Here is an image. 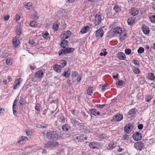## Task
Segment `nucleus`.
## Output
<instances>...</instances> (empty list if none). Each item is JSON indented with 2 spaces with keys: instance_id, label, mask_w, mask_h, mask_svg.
<instances>
[{
  "instance_id": "nucleus-39",
  "label": "nucleus",
  "mask_w": 155,
  "mask_h": 155,
  "mask_svg": "<svg viewBox=\"0 0 155 155\" xmlns=\"http://www.w3.org/2000/svg\"><path fill=\"white\" fill-rule=\"evenodd\" d=\"M35 13L31 15V17L35 19H38V13L36 12H35Z\"/></svg>"
},
{
  "instance_id": "nucleus-44",
  "label": "nucleus",
  "mask_w": 155,
  "mask_h": 155,
  "mask_svg": "<svg viewBox=\"0 0 155 155\" xmlns=\"http://www.w3.org/2000/svg\"><path fill=\"white\" fill-rule=\"evenodd\" d=\"M135 109H131L128 112V114L130 115H131L135 113Z\"/></svg>"
},
{
  "instance_id": "nucleus-64",
  "label": "nucleus",
  "mask_w": 155,
  "mask_h": 155,
  "mask_svg": "<svg viewBox=\"0 0 155 155\" xmlns=\"http://www.w3.org/2000/svg\"><path fill=\"white\" fill-rule=\"evenodd\" d=\"M9 18V16L8 15H7L5 16L4 17V19L5 21H7Z\"/></svg>"
},
{
  "instance_id": "nucleus-10",
  "label": "nucleus",
  "mask_w": 155,
  "mask_h": 155,
  "mask_svg": "<svg viewBox=\"0 0 155 155\" xmlns=\"http://www.w3.org/2000/svg\"><path fill=\"white\" fill-rule=\"evenodd\" d=\"M58 143L56 142L51 141L46 143L45 145L46 147H51L58 146Z\"/></svg>"
},
{
  "instance_id": "nucleus-15",
  "label": "nucleus",
  "mask_w": 155,
  "mask_h": 155,
  "mask_svg": "<svg viewBox=\"0 0 155 155\" xmlns=\"http://www.w3.org/2000/svg\"><path fill=\"white\" fill-rule=\"evenodd\" d=\"M127 34L126 32L123 31L120 35V39L121 41H123L126 38Z\"/></svg>"
},
{
  "instance_id": "nucleus-45",
  "label": "nucleus",
  "mask_w": 155,
  "mask_h": 155,
  "mask_svg": "<svg viewBox=\"0 0 155 155\" xmlns=\"http://www.w3.org/2000/svg\"><path fill=\"white\" fill-rule=\"evenodd\" d=\"M114 9L117 12H119L121 10L120 8L117 5H115L114 8Z\"/></svg>"
},
{
  "instance_id": "nucleus-31",
  "label": "nucleus",
  "mask_w": 155,
  "mask_h": 155,
  "mask_svg": "<svg viewBox=\"0 0 155 155\" xmlns=\"http://www.w3.org/2000/svg\"><path fill=\"white\" fill-rule=\"evenodd\" d=\"M99 137L100 140H103L108 138L109 137L107 134H102L99 136Z\"/></svg>"
},
{
  "instance_id": "nucleus-12",
  "label": "nucleus",
  "mask_w": 155,
  "mask_h": 155,
  "mask_svg": "<svg viewBox=\"0 0 155 155\" xmlns=\"http://www.w3.org/2000/svg\"><path fill=\"white\" fill-rule=\"evenodd\" d=\"M95 23L96 25L100 24L101 21V15L97 14L95 16Z\"/></svg>"
},
{
  "instance_id": "nucleus-9",
  "label": "nucleus",
  "mask_w": 155,
  "mask_h": 155,
  "mask_svg": "<svg viewBox=\"0 0 155 155\" xmlns=\"http://www.w3.org/2000/svg\"><path fill=\"white\" fill-rule=\"evenodd\" d=\"M22 81V78H18L15 82V84L14 85V89H16L20 87Z\"/></svg>"
},
{
  "instance_id": "nucleus-29",
  "label": "nucleus",
  "mask_w": 155,
  "mask_h": 155,
  "mask_svg": "<svg viewBox=\"0 0 155 155\" xmlns=\"http://www.w3.org/2000/svg\"><path fill=\"white\" fill-rule=\"evenodd\" d=\"M63 41L61 42V46L63 48H64L66 47L68 43V42L65 40H62Z\"/></svg>"
},
{
  "instance_id": "nucleus-38",
  "label": "nucleus",
  "mask_w": 155,
  "mask_h": 155,
  "mask_svg": "<svg viewBox=\"0 0 155 155\" xmlns=\"http://www.w3.org/2000/svg\"><path fill=\"white\" fill-rule=\"evenodd\" d=\"M59 54V55H61L65 54H66L65 49H62L59 51L58 52Z\"/></svg>"
},
{
  "instance_id": "nucleus-25",
  "label": "nucleus",
  "mask_w": 155,
  "mask_h": 155,
  "mask_svg": "<svg viewBox=\"0 0 155 155\" xmlns=\"http://www.w3.org/2000/svg\"><path fill=\"white\" fill-rule=\"evenodd\" d=\"M17 102L15 100L14 102L13 105V113L14 115L16 116V110L17 109V106L16 105Z\"/></svg>"
},
{
  "instance_id": "nucleus-59",
  "label": "nucleus",
  "mask_w": 155,
  "mask_h": 155,
  "mask_svg": "<svg viewBox=\"0 0 155 155\" xmlns=\"http://www.w3.org/2000/svg\"><path fill=\"white\" fill-rule=\"evenodd\" d=\"M71 113L74 116H76L77 117H78L77 113L78 112L77 111L75 110H71Z\"/></svg>"
},
{
  "instance_id": "nucleus-26",
  "label": "nucleus",
  "mask_w": 155,
  "mask_h": 155,
  "mask_svg": "<svg viewBox=\"0 0 155 155\" xmlns=\"http://www.w3.org/2000/svg\"><path fill=\"white\" fill-rule=\"evenodd\" d=\"M94 88L93 87H90L88 88V95L92 96L94 94L93 91H94Z\"/></svg>"
},
{
  "instance_id": "nucleus-8",
  "label": "nucleus",
  "mask_w": 155,
  "mask_h": 155,
  "mask_svg": "<svg viewBox=\"0 0 155 155\" xmlns=\"http://www.w3.org/2000/svg\"><path fill=\"white\" fill-rule=\"evenodd\" d=\"M117 143L114 141H112L110 142L107 147L108 150H110L113 149L117 145Z\"/></svg>"
},
{
  "instance_id": "nucleus-16",
  "label": "nucleus",
  "mask_w": 155,
  "mask_h": 155,
  "mask_svg": "<svg viewBox=\"0 0 155 155\" xmlns=\"http://www.w3.org/2000/svg\"><path fill=\"white\" fill-rule=\"evenodd\" d=\"M98 144H99V143L98 142H93L89 144V146L90 148L92 149H95L98 146Z\"/></svg>"
},
{
  "instance_id": "nucleus-22",
  "label": "nucleus",
  "mask_w": 155,
  "mask_h": 155,
  "mask_svg": "<svg viewBox=\"0 0 155 155\" xmlns=\"http://www.w3.org/2000/svg\"><path fill=\"white\" fill-rule=\"evenodd\" d=\"M117 56L119 58L120 60H124L126 58L125 54L122 52L119 53L117 54Z\"/></svg>"
},
{
  "instance_id": "nucleus-35",
  "label": "nucleus",
  "mask_w": 155,
  "mask_h": 155,
  "mask_svg": "<svg viewBox=\"0 0 155 155\" xmlns=\"http://www.w3.org/2000/svg\"><path fill=\"white\" fill-rule=\"evenodd\" d=\"M108 86V84L107 83L104 84L103 85H100V87L102 89V91H105L106 89L105 87Z\"/></svg>"
},
{
  "instance_id": "nucleus-42",
  "label": "nucleus",
  "mask_w": 155,
  "mask_h": 155,
  "mask_svg": "<svg viewBox=\"0 0 155 155\" xmlns=\"http://www.w3.org/2000/svg\"><path fill=\"white\" fill-rule=\"evenodd\" d=\"M67 64V62L64 60H63L61 62V68H64L65 66Z\"/></svg>"
},
{
  "instance_id": "nucleus-36",
  "label": "nucleus",
  "mask_w": 155,
  "mask_h": 155,
  "mask_svg": "<svg viewBox=\"0 0 155 155\" xmlns=\"http://www.w3.org/2000/svg\"><path fill=\"white\" fill-rule=\"evenodd\" d=\"M79 137H80L79 141H84V140H86L87 139V137L84 135H81L79 136Z\"/></svg>"
},
{
  "instance_id": "nucleus-32",
  "label": "nucleus",
  "mask_w": 155,
  "mask_h": 155,
  "mask_svg": "<svg viewBox=\"0 0 155 155\" xmlns=\"http://www.w3.org/2000/svg\"><path fill=\"white\" fill-rule=\"evenodd\" d=\"M135 21L134 19L132 18H130L127 20V23L129 25H131Z\"/></svg>"
},
{
  "instance_id": "nucleus-63",
  "label": "nucleus",
  "mask_w": 155,
  "mask_h": 155,
  "mask_svg": "<svg viewBox=\"0 0 155 155\" xmlns=\"http://www.w3.org/2000/svg\"><path fill=\"white\" fill-rule=\"evenodd\" d=\"M80 137L79 136H78L77 137H76V136H75V138H74V141L76 142H79L80 140Z\"/></svg>"
},
{
  "instance_id": "nucleus-48",
  "label": "nucleus",
  "mask_w": 155,
  "mask_h": 155,
  "mask_svg": "<svg viewBox=\"0 0 155 155\" xmlns=\"http://www.w3.org/2000/svg\"><path fill=\"white\" fill-rule=\"evenodd\" d=\"M150 19L152 23H155V16L152 15L150 17Z\"/></svg>"
},
{
  "instance_id": "nucleus-33",
  "label": "nucleus",
  "mask_w": 155,
  "mask_h": 155,
  "mask_svg": "<svg viewBox=\"0 0 155 155\" xmlns=\"http://www.w3.org/2000/svg\"><path fill=\"white\" fill-rule=\"evenodd\" d=\"M6 62L7 64L8 65H10L12 63V59L10 58H8L6 59Z\"/></svg>"
},
{
  "instance_id": "nucleus-21",
  "label": "nucleus",
  "mask_w": 155,
  "mask_h": 155,
  "mask_svg": "<svg viewBox=\"0 0 155 155\" xmlns=\"http://www.w3.org/2000/svg\"><path fill=\"white\" fill-rule=\"evenodd\" d=\"M61 66L58 65V64H55L54 67L53 68L54 70L56 72L60 73L61 71Z\"/></svg>"
},
{
  "instance_id": "nucleus-18",
  "label": "nucleus",
  "mask_w": 155,
  "mask_h": 155,
  "mask_svg": "<svg viewBox=\"0 0 155 155\" xmlns=\"http://www.w3.org/2000/svg\"><path fill=\"white\" fill-rule=\"evenodd\" d=\"M90 110L91 114L96 116L100 115V113L96 109H91Z\"/></svg>"
},
{
  "instance_id": "nucleus-51",
  "label": "nucleus",
  "mask_w": 155,
  "mask_h": 155,
  "mask_svg": "<svg viewBox=\"0 0 155 155\" xmlns=\"http://www.w3.org/2000/svg\"><path fill=\"white\" fill-rule=\"evenodd\" d=\"M151 99V97L150 95H147L145 97V100L147 102L150 101Z\"/></svg>"
},
{
  "instance_id": "nucleus-60",
  "label": "nucleus",
  "mask_w": 155,
  "mask_h": 155,
  "mask_svg": "<svg viewBox=\"0 0 155 155\" xmlns=\"http://www.w3.org/2000/svg\"><path fill=\"white\" fill-rule=\"evenodd\" d=\"M123 139L125 140H128L129 137L128 135H125L123 137Z\"/></svg>"
},
{
  "instance_id": "nucleus-5",
  "label": "nucleus",
  "mask_w": 155,
  "mask_h": 155,
  "mask_svg": "<svg viewBox=\"0 0 155 155\" xmlns=\"http://www.w3.org/2000/svg\"><path fill=\"white\" fill-rule=\"evenodd\" d=\"M104 34V31L102 29L99 28L96 32L95 34V36L96 38L99 39L100 38H101L103 37Z\"/></svg>"
},
{
  "instance_id": "nucleus-57",
  "label": "nucleus",
  "mask_w": 155,
  "mask_h": 155,
  "mask_svg": "<svg viewBox=\"0 0 155 155\" xmlns=\"http://www.w3.org/2000/svg\"><path fill=\"white\" fill-rule=\"evenodd\" d=\"M49 34L48 33L46 32L43 35V37L45 39H47L49 37Z\"/></svg>"
},
{
  "instance_id": "nucleus-62",
  "label": "nucleus",
  "mask_w": 155,
  "mask_h": 155,
  "mask_svg": "<svg viewBox=\"0 0 155 155\" xmlns=\"http://www.w3.org/2000/svg\"><path fill=\"white\" fill-rule=\"evenodd\" d=\"M72 77H76L78 74L75 71H73L71 72Z\"/></svg>"
},
{
  "instance_id": "nucleus-47",
  "label": "nucleus",
  "mask_w": 155,
  "mask_h": 155,
  "mask_svg": "<svg viewBox=\"0 0 155 155\" xmlns=\"http://www.w3.org/2000/svg\"><path fill=\"white\" fill-rule=\"evenodd\" d=\"M139 83L141 84H143L145 83V81L144 78H140L139 80Z\"/></svg>"
},
{
  "instance_id": "nucleus-40",
  "label": "nucleus",
  "mask_w": 155,
  "mask_h": 155,
  "mask_svg": "<svg viewBox=\"0 0 155 155\" xmlns=\"http://www.w3.org/2000/svg\"><path fill=\"white\" fill-rule=\"evenodd\" d=\"M28 140V138L27 137L25 136H22L21 138V139L19 140L18 143H21L22 141L26 140Z\"/></svg>"
},
{
  "instance_id": "nucleus-37",
  "label": "nucleus",
  "mask_w": 155,
  "mask_h": 155,
  "mask_svg": "<svg viewBox=\"0 0 155 155\" xmlns=\"http://www.w3.org/2000/svg\"><path fill=\"white\" fill-rule=\"evenodd\" d=\"M87 31V26H85L83 28L81 29V32L82 34H83L85 33H86Z\"/></svg>"
},
{
  "instance_id": "nucleus-11",
  "label": "nucleus",
  "mask_w": 155,
  "mask_h": 155,
  "mask_svg": "<svg viewBox=\"0 0 155 155\" xmlns=\"http://www.w3.org/2000/svg\"><path fill=\"white\" fill-rule=\"evenodd\" d=\"M123 118V116L121 114H117L113 118V121H119L121 120Z\"/></svg>"
},
{
  "instance_id": "nucleus-61",
  "label": "nucleus",
  "mask_w": 155,
  "mask_h": 155,
  "mask_svg": "<svg viewBox=\"0 0 155 155\" xmlns=\"http://www.w3.org/2000/svg\"><path fill=\"white\" fill-rule=\"evenodd\" d=\"M20 16L19 15H16L15 18L16 21H18L20 19Z\"/></svg>"
},
{
  "instance_id": "nucleus-30",
  "label": "nucleus",
  "mask_w": 155,
  "mask_h": 155,
  "mask_svg": "<svg viewBox=\"0 0 155 155\" xmlns=\"http://www.w3.org/2000/svg\"><path fill=\"white\" fill-rule=\"evenodd\" d=\"M65 49L66 54L71 53L74 50V48H66Z\"/></svg>"
},
{
  "instance_id": "nucleus-3",
  "label": "nucleus",
  "mask_w": 155,
  "mask_h": 155,
  "mask_svg": "<svg viewBox=\"0 0 155 155\" xmlns=\"http://www.w3.org/2000/svg\"><path fill=\"white\" fill-rule=\"evenodd\" d=\"M71 35V32L69 31H65L60 35V37L62 40H65L69 37Z\"/></svg>"
},
{
  "instance_id": "nucleus-58",
  "label": "nucleus",
  "mask_w": 155,
  "mask_h": 155,
  "mask_svg": "<svg viewBox=\"0 0 155 155\" xmlns=\"http://www.w3.org/2000/svg\"><path fill=\"white\" fill-rule=\"evenodd\" d=\"M133 71L135 73L137 74L139 73L140 71L139 69L136 68L133 69Z\"/></svg>"
},
{
  "instance_id": "nucleus-49",
  "label": "nucleus",
  "mask_w": 155,
  "mask_h": 155,
  "mask_svg": "<svg viewBox=\"0 0 155 155\" xmlns=\"http://www.w3.org/2000/svg\"><path fill=\"white\" fill-rule=\"evenodd\" d=\"M36 25V22L35 21H32L30 23V25L31 27H35Z\"/></svg>"
},
{
  "instance_id": "nucleus-7",
  "label": "nucleus",
  "mask_w": 155,
  "mask_h": 155,
  "mask_svg": "<svg viewBox=\"0 0 155 155\" xmlns=\"http://www.w3.org/2000/svg\"><path fill=\"white\" fill-rule=\"evenodd\" d=\"M133 126L132 125L128 124H127L124 127V130L125 132L129 133L133 130Z\"/></svg>"
},
{
  "instance_id": "nucleus-28",
  "label": "nucleus",
  "mask_w": 155,
  "mask_h": 155,
  "mask_svg": "<svg viewBox=\"0 0 155 155\" xmlns=\"http://www.w3.org/2000/svg\"><path fill=\"white\" fill-rule=\"evenodd\" d=\"M71 122L72 124L76 127L80 123L79 122L74 119H72L71 120Z\"/></svg>"
},
{
  "instance_id": "nucleus-34",
  "label": "nucleus",
  "mask_w": 155,
  "mask_h": 155,
  "mask_svg": "<svg viewBox=\"0 0 155 155\" xmlns=\"http://www.w3.org/2000/svg\"><path fill=\"white\" fill-rule=\"evenodd\" d=\"M32 5V3L31 2H27L26 3L25 5V8H26L28 9H30V7H31Z\"/></svg>"
},
{
  "instance_id": "nucleus-1",
  "label": "nucleus",
  "mask_w": 155,
  "mask_h": 155,
  "mask_svg": "<svg viewBox=\"0 0 155 155\" xmlns=\"http://www.w3.org/2000/svg\"><path fill=\"white\" fill-rule=\"evenodd\" d=\"M47 136L49 139H56L58 137V135L55 131H49L47 133Z\"/></svg>"
},
{
  "instance_id": "nucleus-53",
  "label": "nucleus",
  "mask_w": 155,
  "mask_h": 155,
  "mask_svg": "<svg viewBox=\"0 0 155 155\" xmlns=\"http://www.w3.org/2000/svg\"><path fill=\"white\" fill-rule=\"evenodd\" d=\"M105 104L102 105L97 104L96 105V106L97 108L102 109H103L104 107L105 106Z\"/></svg>"
},
{
  "instance_id": "nucleus-14",
  "label": "nucleus",
  "mask_w": 155,
  "mask_h": 155,
  "mask_svg": "<svg viewBox=\"0 0 155 155\" xmlns=\"http://www.w3.org/2000/svg\"><path fill=\"white\" fill-rule=\"evenodd\" d=\"M142 31L144 34L146 35H148L149 33V28L145 25H143L142 27Z\"/></svg>"
},
{
  "instance_id": "nucleus-23",
  "label": "nucleus",
  "mask_w": 155,
  "mask_h": 155,
  "mask_svg": "<svg viewBox=\"0 0 155 155\" xmlns=\"http://www.w3.org/2000/svg\"><path fill=\"white\" fill-rule=\"evenodd\" d=\"M71 127L68 124H66L62 126V129L64 131H67L70 129Z\"/></svg>"
},
{
  "instance_id": "nucleus-17",
  "label": "nucleus",
  "mask_w": 155,
  "mask_h": 155,
  "mask_svg": "<svg viewBox=\"0 0 155 155\" xmlns=\"http://www.w3.org/2000/svg\"><path fill=\"white\" fill-rule=\"evenodd\" d=\"M138 11L137 9L135 8H132L130 12V14L133 16L136 15L138 13Z\"/></svg>"
},
{
  "instance_id": "nucleus-43",
  "label": "nucleus",
  "mask_w": 155,
  "mask_h": 155,
  "mask_svg": "<svg viewBox=\"0 0 155 155\" xmlns=\"http://www.w3.org/2000/svg\"><path fill=\"white\" fill-rule=\"evenodd\" d=\"M19 103L21 105H24L25 104V101L24 98L22 97H21L20 100H19Z\"/></svg>"
},
{
  "instance_id": "nucleus-55",
  "label": "nucleus",
  "mask_w": 155,
  "mask_h": 155,
  "mask_svg": "<svg viewBox=\"0 0 155 155\" xmlns=\"http://www.w3.org/2000/svg\"><path fill=\"white\" fill-rule=\"evenodd\" d=\"M16 32L17 36L18 35V36L19 37L20 35L21 34V28H19L18 29L16 30Z\"/></svg>"
},
{
  "instance_id": "nucleus-19",
  "label": "nucleus",
  "mask_w": 155,
  "mask_h": 155,
  "mask_svg": "<svg viewBox=\"0 0 155 155\" xmlns=\"http://www.w3.org/2000/svg\"><path fill=\"white\" fill-rule=\"evenodd\" d=\"M85 126L84 124L83 123H79L76 127L79 130H83L85 129Z\"/></svg>"
},
{
  "instance_id": "nucleus-6",
  "label": "nucleus",
  "mask_w": 155,
  "mask_h": 155,
  "mask_svg": "<svg viewBox=\"0 0 155 155\" xmlns=\"http://www.w3.org/2000/svg\"><path fill=\"white\" fill-rule=\"evenodd\" d=\"M19 37V36L17 37V36H16L14 37L12 40L13 45L15 48L17 47L20 43Z\"/></svg>"
},
{
  "instance_id": "nucleus-2",
  "label": "nucleus",
  "mask_w": 155,
  "mask_h": 155,
  "mask_svg": "<svg viewBox=\"0 0 155 155\" xmlns=\"http://www.w3.org/2000/svg\"><path fill=\"white\" fill-rule=\"evenodd\" d=\"M144 146V143L141 141H138L134 144V147L139 151H141Z\"/></svg>"
},
{
  "instance_id": "nucleus-54",
  "label": "nucleus",
  "mask_w": 155,
  "mask_h": 155,
  "mask_svg": "<svg viewBox=\"0 0 155 155\" xmlns=\"http://www.w3.org/2000/svg\"><path fill=\"white\" fill-rule=\"evenodd\" d=\"M147 78H155V76L153 73H150L147 74Z\"/></svg>"
},
{
  "instance_id": "nucleus-50",
  "label": "nucleus",
  "mask_w": 155,
  "mask_h": 155,
  "mask_svg": "<svg viewBox=\"0 0 155 155\" xmlns=\"http://www.w3.org/2000/svg\"><path fill=\"white\" fill-rule=\"evenodd\" d=\"M35 109L38 111H39L41 109V107L39 104H37L35 105Z\"/></svg>"
},
{
  "instance_id": "nucleus-27",
  "label": "nucleus",
  "mask_w": 155,
  "mask_h": 155,
  "mask_svg": "<svg viewBox=\"0 0 155 155\" xmlns=\"http://www.w3.org/2000/svg\"><path fill=\"white\" fill-rule=\"evenodd\" d=\"M43 71L40 70L38 71L36 73L35 75L38 78H40L43 76Z\"/></svg>"
},
{
  "instance_id": "nucleus-20",
  "label": "nucleus",
  "mask_w": 155,
  "mask_h": 155,
  "mask_svg": "<svg viewBox=\"0 0 155 155\" xmlns=\"http://www.w3.org/2000/svg\"><path fill=\"white\" fill-rule=\"evenodd\" d=\"M113 31L115 34L120 35L123 31L121 28L117 27L114 29Z\"/></svg>"
},
{
  "instance_id": "nucleus-13",
  "label": "nucleus",
  "mask_w": 155,
  "mask_h": 155,
  "mask_svg": "<svg viewBox=\"0 0 155 155\" xmlns=\"http://www.w3.org/2000/svg\"><path fill=\"white\" fill-rule=\"evenodd\" d=\"M125 84V83L124 81L119 79H117L116 80V85L117 86H119L121 87H123Z\"/></svg>"
},
{
  "instance_id": "nucleus-4",
  "label": "nucleus",
  "mask_w": 155,
  "mask_h": 155,
  "mask_svg": "<svg viewBox=\"0 0 155 155\" xmlns=\"http://www.w3.org/2000/svg\"><path fill=\"white\" fill-rule=\"evenodd\" d=\"M142 137L141 134L138 132L134 133L133 135V138L135 141L140 140L142 139Z\"/></svg>"
},
{
  "instance_id": "nucleus-24",
  "label": "nucleus",
  "mask_w": 155,
  "mask_h": 155,
  "mask_svg": "<svg viewBox=\"0 0 155 155\" xmlns=\"http://www.w3.org/2000/svg\"><path fill=\"white\" fill-rule=\"evenodd\" d=\"M71 70L70 69H68L66 71H65L64 73L62 74L61 76L65 77V78L68 77L71 74Z\"/></svg>"
},
{
  "instance_id": "nucleus-46",
  "label": "nucleus",
  "mask_w": 155,
  "mask_h": 155,
  "mask_svg": "<svg viewBox=\"0 0 155 155\" xmlns=\"http://www.w3.org/2000/svg\"><path fill=\"white\" fill-rule=\"evenodd\" d=\"M144 51V48L142 47H140L137 50L138 53L139 54H140L143 53Z\"/></svg>"
},
{
  "instance_id": "nucleus-41",
  "label": "nucleus",
  "mask_w": 155,
  "mask_h": 155,
  "mask_svg": "<svg viewBox=\"0 0 155 155\" xmlns=\"http://www.w3.org/2000/svg\"><path fill=\"white\" fill-rule=\"evenodd\" d=\"M107 54V52L106 51V49H104L103 50V52L100 53V55L101 56H105Z\"/></svg>"
},
{
  "instance_id": "nucleus-52",
  "label": "nucleus",
  "mask_w": 155,
  "mask_h": 155,
  "mask_svg": "<svg viewBox=\"0 0 155 155\" xmlns=\"http://www.w3.org/2000/svg\"><path fill=\"white\" fill-rule=\"evenodd\" d=\"M58 28V25L56 23H54L53 25V28L55 30L57 31Z\"/></svg>"
},
{
  "instance_id": "nucleus-56",
  "label": "nucleus",
  "mask_w": 155,
  "mask_h": 155,
  "mask_svg": "<svg viewBox=\"0 0 155 155\" xmlns=\"http://www.w3.org/2000/svg\"><path fill=\"white\" fill-rule=\"evenodd\" d=\"M131 50L130 49H126L125 50V53L127 55H129L130 54Z\"/></svg>"
}]
</instances>
